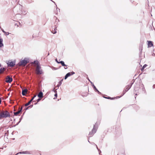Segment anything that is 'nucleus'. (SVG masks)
<instances>
[{
	"mask_svg": "<svg viewBox=\"0 0 155 155\" xmlns=\"http://www.w3.org/2000/svg\"><path fill=\"white\" fill-rule=\"evenodd\" d=\"M97 130V128L94 127L91 131L90 132L89 134L90 136L91 137L96 132Z\"/></svg>",
	"mask_w": 155,
	"mask_h": 155,
	"instance_id": "obj_6",
	"label": "nucleus"
},
{
	"mask_svg": "<svg viewBox=\"0 0 155 155\" xmlns=\"http://www.w3.org/2000/svg\"><path fill=\"white\" fill-rule=\"evenodd\" d=\"M23 107H21L20 110H18V111L14 112V115L16 116L18 115L20 113L21 110H22Z\"/></svg>",
	"mask_w": 155,
	"mask_h": 155,
	"instance_id": "obj_10",
	"label": "nucleus"
},
{
	"mask_svg": "<svg viewBox=\"0 0 155 155\" xmlns=\"http://www.w3.org/2000/svg\"><path fill=\"white\" fill-rule=\"evenodd\" d=\"M36 95H35L29 101L30 103H31L32 101H33V100L35 98V97H36Z\"/></svg>",
	"mask_w": 155,
	"mask_h": 155,
	"instance_id": "obj_19",
	"label": "nucleus"
},
{
	"mask_svg": "<svg viewBox=\"0 0 155 155\" xmlns=\"http://www.w3.org/2000/svg\"><path fill=\"white\" fill-rule=\"evenodd\" d=\"M28 62L27 60H22L21 62L18 63V64L19 66H25Z\"/></svg>",
	"mask_w": 155,
	"mask_h": 155,
	"instance_id": "obj_3",
	"label": "nucleus"
},
{
	"mask_svg": "<svg viewBox=\"0 0 155 155\" xmlns=\"http://www.w3.org/2000/svg\"><path fill=\"white\" fill-rule=\"evenodd\" d=\"M147 46L148 48H150L151 47L153 46V42L152 41H147Z\"/></svg>",
	"mask_w": 155,
	"mask_h": 155,
	"instance_id": "obj_9",
	"label": "nucleus"
},
{
	"mask_svg": "<svg viewBox=\"0 0 155 155\" xmlns=\"http://www.w3.org/2000/svg\"><path fill=\"white\" fill-rule=\"evenodd\" d=\"M31 103L30 102H28V103L25 104V106H27L28 105H29Z\"/></svg>",
	"mask_w": 155,
	"mask_h": 155,
	"instance_id": "obj_22",
	"label": "nucleus"
},
{
	"mask_svg": "<svg viewBox=\"0 0 155 155\" xmlns=\"http://www.w3.org/2000/svg\"><path fill=\"white\" fill-rule=\"evenodd\" d=\"M38 97L39 98H42L43 97V94L41 91H40L38 95Z\"/></svg>",
	"mask_w": 155,
	"mask_h": 155,
	"instance_id": "obj_13",
	"label": "nucleus"
},
{
	"mask_svg": "<svg viewBox=\"0 0 155 155\" xmlns=\"http://www.w3.org/2000/svg\"><path fill=\"white\" fill-rule=\"evenodd\" d=\"M36 72L37 74H41L42 73V71L41 69V67L40 65H38V66H36Z\"/></svg>",
	"mask_w": 155,
	"mask_h": 155,
	"instance_id": "obj_2",
	"label": "nucleus"
},
{
	"mask_svg": "<svg viewBox=\"0 0 155 155\" xmlns=\"http://www.w3.org/2000/svg\"><path fill=\"white\" fill-rule=\"evenodd\" d=\"M147 65L146 64H144L143 67L141 69V70L142 71L144 70V69L147 66Z\"/></svg>",
	"mask_w": 155,
	"mask_h": 155,
	"instance_id": "obj_16",
	"label": "nucleus"
},
{
	"mask_svg": "<svg viewBox=\"0 0 155 155\" xmlns=\"http://www.w3.org/2000/svg\"><path fill=\"white\" fill-rule=\"evenodd\" d=\"M1 65L0 64V67H1Z\"/></svg>",
	"mask_w": 155,
	"mask_h": 155,
	"instance_id": "obj_29",
	"label": "nucleus"
},
{
	"mask_svg": "<svg viewBox=\"0 0 155 155\" xmlns=\"http://www.w3.org/2000/svg\"><path fill=\"white\" fill-rule=\"evenodd\" d=\"M6 80L5 81L6 82L10 83L12 81V78L8 76L6 78Z\"/></svg>",
	"mask_w": 155,
	"mask_h": 155,
	"instance_id": "obj_7",
	"label": "nucleus"
},
{
	"mask_svg": "<svg viewBox=\"0 0 155 155\" xmlns=\"http://www.w3.org/2000/svg\"><path fill=\"white\" fill-rule=\"evenodd\" d=\"M7 64L8 66L12 67L15 65V62L13 61H8L7 62Z\"/></svg>",
	"mask_w": 155,
	"mask_h": 155,
	"instance_id": "obj_5",
	"label": "nucleus"
},
{
	"mask_svg": "<svg viewBox=\"0 0 155 155\" xmlns=\"http://www.w3.org/2000/svg\"><path fill=\"white\" fill-rule=\"evenodd\" d=\"M57 30L56 28H55L54 29V30H53L51 32L54 34H55L57 32Z\"/></svg>",
	"mask_w": 155,
	"mask_h": 155,
	"instance_id": "obj_17",
	"label": "nucleus"
},
{
	"mask_svg": "<svg viewBox=\"0 0 155 155\" xmlns=\"http://www.w3.org/2000/svg\"><path fill=\"white\" fill-rule=\"evenodd\" d=\"M32 63H33L35 64V66H36V67L38 66V65H40V64L38 61L37 60L34 61V62Z\"/></svg>",
	"mask_w": 155,
	"mask_h": 155,
	"instance_id": "obj_12",
	"label": "nucleus"
},
{
	"mask_svg": "<svg viewBox=\"0 0 155 155\" xmlns=\"http://www.w3.org/2000/svg\"><path fill=\"white\" fill-rule=\"evenodd\" d=\"M41 100V99L40 98H38V99L36 100H34L33 101V102H36V101L37 102L35 104H37V103L40 100Z\"/></svg>",
	"mask_w": 155,
	"mask_h": 155,
	"instance_id": "obj_18",
	"label": "nucleus"
},
{
	"mask_svg": "<svg viewBox=\"0 0 155 155\" xmlns=\"http://www.w3.org/2000/svg\"><path fill=\"white\" fill-rule=\"evenodd\" d=\"M105 98L107 99H110L111 100H114L115 99V97H105Z\"/></svg>",
	"mask_w": 155,
	"mask_h": 155,
	"instance_id": "obj_20",
	"label": "nucleus"
},
{
	"mask_svg": "<svg viewBox=\"0 0 155 155\" xmlns=\"http://www.w3.org/2000/svg\"><path fill=\"white\" fill-rule=\"evenodd\" d=\"M59 63H61V65L62 66H64L65 65L64 63V62L63 61H60V62Z\"/></svg>",
	"mask_w": 155,
	"mask_h": 155,
	"instance_id": "obj_21",
	"label": "nucleus"
},
{
	"mask_svg": "<svg viewBox=\"0 0 155 155\" xmlns=\"http://www.w3.org/2000/svg\"><path fill=\"white\" fill-rule=\"evenodd\" d=\"M74 73V72L73 71L71 72L68 73L65 76L64 79H66L68 78V77L71 76V75H73Z\"/></svg>",
	"mask_w": 155,
	"mask_h": 155,
	"instance_id": "obj_8",
	"label": "nucleus"
},
{
	"mask_svg": "<svg viewBox=\"0 0 155 155\" xmlns=\"http://www.w3.org/2000/svg\"><path fill=\"white\" fill-rule=\"evenodd\" d=\"M82 96H85V95H83V94H82Z\"/></svg>",
	"mask_w": 155,
	"mask_h": 155,
	"instance_id": "obj_27",
	"label": "nucleus"
},
{
	"mask_svg": "<svg viewBox=\"0 0 155 155\" xmlns=\"http://www.w3.org/2000/svg\"><path fill=\"white\" fill-rule=\"evenodd\" d=\"M63 81V79H62L60 81V83H61L62 81Z\"/></svg>",
	"mask_w": 155,
	"mask_h": 155,
	"instance_id": "obj_26",
	"label": "nucleus"
},
{
	"mask_svg": "<svg viewBox=\"0 0 155 155\" xmlns=\"http://www.w3.org/2000/svg\"><path fill=\"white\" fill-rule=\"evenodd\" d=\"M9 113L7 110L0 111V119L10 117Z\"/></svg>",
	"mask_w": 155,
	"mask_h": 155,
	"instance_id": "obj_1",
	"label": "nucleus"
},
{
	"mask_svg": "<svg viewBox=\"0 0 155 155\" xmlns=\"http://www.w3.org/2000/svg\"><path fill=\"white\" fill-rule=\"evenodd\" d=\"M54 96L55 97L54 98V99H55L57 97V93L55 94H54Z\"/></svg>",
	"mask_w": 155,
	"mask_h": 155,
	"instance_id": "obj_24",
	"label": "nucleus"
},
{
	"mask_svg": "<svg viewBox=\"0 0 155 155\" xmlns=\"http://www.w3.org/2000/svg\"><path fill=\"white\" fill-rule=\"evenodd\" d=\"M27 91L28 90L27 89H25L24 90H23L22 92V94L23 95H25V94H27Z\"/></svg>",
	"mask_w": 155,
	"mask_h": 155,
	"instance_id": "obj_11",
	"label": "nucleus"
},
{
	"mask_svg": "<svg viewBox=\"0 0 155 155\" xmlns=\"http://www.w3.org/2000/svg\"><path fill=\"white\" fill-rule=\"evenodd\" d=\"M49 55V53H48V55Z\"/></svg>",
	"mask_w": 155,
	"mask_h": 155,
	"instance_id": "obj_28",
	"label": "nucleus"
},
{
	"mask_svg": "<svg viewBox=\"0 0 155 155\" xmlns=\"http://www.w3.org/2000/svg\"><path fill=\"white\" fill-rule=\"evenodd\" d=\"M3 39H0V48L3 46V44L2 43Z\"/></svg>",
	"mask_w": 155,
	"mask_h": 155,
	"instance_id": "obj_15",
	"label": "nucleus"
},
{
	"mask_svg": "<svg viewBox=\"0 0 155 155\" xmlns=\"http://www.w3.org/2000/svg\"><path fill=\"white\" fill-rule=\"evenodd\" d=\"M56 61L58 63H59L60 62L58 61L57 59L56 60Z\"/></svg>",
	"mask_w": 155,
	"mask_h": 155,
	"instance_id": "obj_25",
	"label": "nucleus"
},
{
	"mask_svg": "<svg viewBox=\"0 0 155 155\" xmlns=\"http://www.w3.org/2000/svg\"><path fill=\"white\" fill-rule=\"evenodd\" d=\"M133 83H131L130 84L127 85L123 91V95H124L127 91L131 87Z\"/></svg>",
	"mask_w": 155,
	"mask_h": 155,
	"instance_id": "obj_4",
	"label": "nucleus"
},
{
	"mask_svg": "<svg viewBox=\"0 0 155 155\" xmlns=\"http://www.w3.org/2000/svg\"><path fill=\"white\" fill-rule=\"evenodd\" d=\"M64 68L65 69H66L68 68V65L65 64V65L64 66Z\"/></svg>",
	"mask_w": 155,
	"mask_h": 155,
	"instance_id": "obj_23",
	"label": "nucleus"
},
{
	"mask_svg": "<svg viewBox=\"0 0 155 155\" xmlns=\"http://www.w3.org/2000/svg\"><path fill=\"white\" fill-rule=\"evenodd\" d=\"M5 68H1L0 69V74L2 73L5 70Z\"/></svg>",
	"mask_w": 155,
	"mask_h": 155,
	"instance_id": "obj_14",
	"label": "nucleus"
}]
</instances>
